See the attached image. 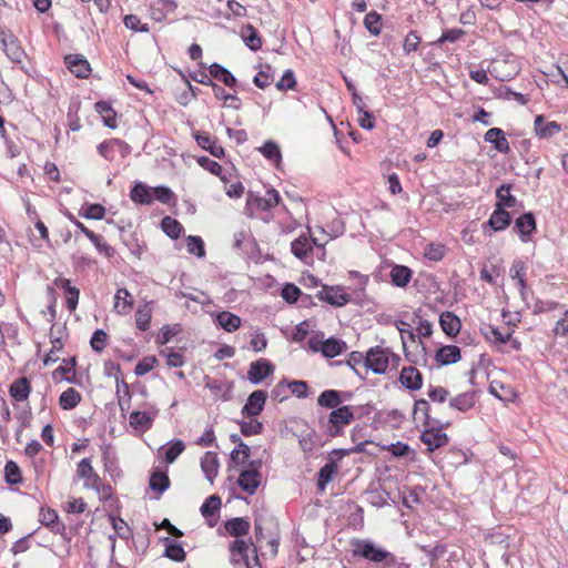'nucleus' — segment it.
Returning <instances> with one entry per match:
<instances>
[{
  "label": "nucleus",
  "mask_w": 568,
  "mask_h": 568,
  "mask_svg": "<svg viewBox=\"0 0 568 568\" xmlns=\"http://www.w3.org/2000/svg\"><path fill=\"white\" fill-rule=\"evenodd\" d=\"M186 250L190 254L203 257L205 255L204 241L201 236L189 235L186 237Z\"/></svg>",
  "instance_id": "13d9d810"
},
{
  "label": "nucleus",
  "mask_w": 568,
  "mask_h": 568,
  "mask_svg": "<svg viewBox=\"0 0 568 568\" xmlns=\"http://www.w3.org/2000/svg\"><path fill=\"white\" fill-rule=\"evenodd\" d=\"M283 300L290 304H294L302 296V291L293 283H285L281 291Z\"/></svg>",
  "instance_id": "69168bd1"
},
{
  "label": "nucleus",
  "mask_w": 568,
  "mask_h": 568,
  "mask_svg": "<svg viewBox=\"0 0 568 568\" xmlns=\"http://www.w3.org/2000/svg\"><path fill=\"white\" fill-rule=\"evenodd\" d=\"M53 285L57 286L58 288L63 290L67 308L70 312L75 311L80 297L79 288L71 285V281L69 278L62 276L54 278Z\"/></svg>",
  "instance_id": "f3484780"
},
{
  "label": "nucleus",
  "mask_w": 568,
  "mask_h": 568,
  "mask_svg": "<svg viewBox=\"0 0 568 568\" xmlns=\"http://www.w3.org/2000/svg\"><path fill=\"white\" fill-rule=\"evenodd\" d=\"M95 111L101 115L105 126L110 129L116 128V113L112 105L105 101H99L95 103Z\"/></svg>",
  "instance_id": "79ce46f5"
},
{
  "label": "nucleus",
  "mask_w": 568,
  "mask_h": 568,
  "mask_svg": "<svg viewBox=\"0 0 568 568\" xmlns=\"http://www.w3.org/2000/svg\"><path fill=\"white\" fill-rule=\"evenodd\" d=\"M161 227L163 232L173 240L179 239L183 232L182 224L171 216H165L162 219Z\"/></svg>",
  "instance_id": "09e8293b"
},
{
  "label": "nucleus",
  "mask_w": 568,
  "mask_h": 568,
  "mask_svg": "<svg viewBox=\"0 0 568 568\" xmlns=\"http://www.w3.org/2000/svg\"><path fill=\"white\" fill-rule=\"evenodd\" d=\"M462 358L460 348L456 345L439 347L435 354V361L439 366H446L459 362Z\"/></svg>",
  "instance_id": "b1692460"
},
{
  "label": "nucleus",
  "mask_w": 568,
  "mask_h": 568,
  "mask_svg": "<svg viewBox=\"0 0 568 568\" xmlns=\"http://www.w3.org/2000/svg\"><path fill=\"white\" fill-rule=\"evenodd\" d=\"M230 550H231L232 555H239L244 560L246 568H248V566H252L248 562L250 544L247 541L236 538L231 544Z\"/></svg>",
  "instance_id": "680f3d73"
},
{
  "label": "nucleus",
  "mask_w": 568,
  "mask_h": 568,
  "mask_svg": "<svg viewBox=\"0 0 568 568\" xmlns=\"http://www.w3.org/2000/svg\"><path fill=\"white\" fill-rule=\"evenodd\" d=\"M430 406L426 399H416L413 408L414 419L420 422L425 426L432 425L429 415Z\"/></svg>",
  "instance_id": "c03bdc74"
},
{
  "label": "nucleus",
  "mask_w": 568,
  "mask_h": 568,
  "mask_svg": "<svg viewBox=\"0 0 568 568\" xmlns=\"http://www.w3.org/2000/svg\"><path fill=\"white\" fill-rule=\"evenodd\" d=\"M562 131L561 124L556 121L546 122L542 114H538L534 120V132L536 136L548 140Z\"/></svg>",
  "instance_id": "2eb2a0df"
},
{
  "label": "nucleus",
  "mask_w": 568,
  "mask_h": 568,
  "mask_svg": "<svg viewBox=\"0 0 568 568\" xmlns=\"http://www.w3.org/2000/svg\"><path fill=\"white\" fill-rule=\"evenodd\" d=\"M214 322L224 331L232 333L241 327V317L227 311H222L215 314Z\"/></svg>",
  "instance_id": "c85d7f7f"
},
{
  "label": "nucleus",
  "mask_w": 568,
  "mask_h": 568,
  "mask_svg": "<svg viewBox=\"0 0 568 568\" xmlns=\"http://www.w3.org/2000/svg\"><path fill=\"white\" fill-rule=\"evenodd\" d=\"M315 251L318 258L324 260L326 253L324 244H318L317 240L310 234H301L291 243L292 254L306 265L313 264Z\"/></svg>",
  "instance_id": "7ed1b4c3"
},
{
  "label": "nucleus",
  "mask_w": 568,
  "mask_h": 568,
  "mask_svg": "<svg viewBox=\"0 0 568 568\" xmlns=\"http://www.w3.org/2000/svg\"><path fill=\"white\" fill-rule=\"evenodd\" d=\"M220 462L216 453L206 452L201 458V469L205 478L212 484L219 474Z\"/></svg>",
  "instance_id": "a878e982"
},
{
  "label": "nucleus",
  "mask_w": 568,
  "mask_h": 568,
  "mask_svg": "<svg viewBox=\"0 0 568 568\" xmlns=\"http://www.w3.org/2000/svg\"><path fill=\"white\" fill-rule=\"evenodd\" d=\"M133 297L126 288H119L114 295V312L119 315H126L133 307Z\"/></svg>",
  "instance_id": "bb28decb"
},
{
  "label": "nucleus",
  "mask_w": 568,
  "mask_h": 568,
  "mask_svg": "<svg viewBox=\"0 0 568 568\" xmlns=\"http://www.w3.org/2000/svg\"><path fill=\"white\" fill-rule=\"evenodd\" d=\"M0 45L9 60L17 64L22 63L26 52L19 39L10 30L0 29Z\"/></svg>",
  "instance_id": "0eeeda50"
},
{
  "label": "nucleus",
  "mask_w": 568,
  "mask_h": 568,
  "mask_svg": "<svg viewBox=\"0 0 568 568\" xmlns=\"http://www.w3.org/2000/svg\"><path fill=\"white\" fill-rule=\"evenodd\" d=\"M195 141L199 146L207 151L214 158L222 159L225 156L222 145L217 143L216 138L211 136L209 133L202 131L196 132Z\"/></svg>",
  "instance_id": "412c9836"
},
{
  "label": "nucleus",
  "mask_w": 568,
  "mask_h": 568,
  "mask_svg": "<svg viewBox=\"0 0 568 568\" xmlns=\"http://www.w3.org/2000/svg\"><path fill=\"white\" fill-rule=\"evenodd\" d=\"M196 162L201 168L219 176L223 182H226V178L223 175V169L220 163L204 155L197 156Z\"/></svg>",
  "instance_id": "3c124183"
},
{
  "label": "nucleus",
  "mask_w": 568,
  "mask_h": 568,
  "mask_svg": "<svg viewBox=\"0 0 568 568\" xmlns=\"http://www.w3.org/2000/svg\"><path fill=\"white\" fill-rule=\"evenodd\" d=\"M273 81L272 67L265 64L254 77L253 82L258 89H265Z\"/></svg>",
  "instance_id": "052dcab7"
},
{
  "label": "nucleus",
  "mask_w": 568,
  "mask_h": 568,
  "mask_svg": "<svg viewBox=\"0 0 568 568\" xmlns=\"http://www.w3.org/2000/svg\"><path fill=\"white\" fill-rule=\"evenodd\" d=\"M209 72L212 78L221 81L227 88H235L237 85V80L233 73L216 62L209 67Z\"/></svg>",
  "instance_id": "72a5a7b5"
},
{
  "label": "nucleus",
  "mask_w": 568,
  "mask_h": 568,
  "mask_svg": "<svg viewBox=\"0 0 568 568\" xmlns=\"http://www.w3.org/2000/svg\"><path fill=\"white\" fill-rule=\"evenodd\" d=\"M64 63L77 78L87 79L91 73L90 63L82 54H68L64 57Z\"/></svg>",
  "instance_id": "a211bd4d"
},
{
  "label": "nucleus",
  "mask_w": 568,
  "mask_h": 568,
  "mask_svg": "<svg viewBox=\"0 0 568 568\" xmlns=\"http://www.w3.org/2000/svg\"><path fill=\"white\" fill-rule=\"evenodd\" d=\"M102 462L104 466V470L113 478H120L122 475V470L119 466L118 459L115 455L110 450L105 449L102 454Z\"/></svg>",
  "instance_id": "49530a36"
},
{
  "label": "nucleus",
  "mask_w": 568,
  "mask_h": 568,
  "mask_svg": "<svg viewBox=\"0 0 568 568\" xmlns=\"http://www.w3.org/2000/svg\"><path fill=\"white\" fill-rule=\"evenodd\" d=\"M352 554L354 557L364 558L371 562H385L387 566L395 565V556L386 549L378 547L369 539H354L352 541Z\"/></svg>",
  "instance_id": "f03ea898"
},
{
  "label": "nucleus",
  "mask_w": 568,
  "mask_h": 568,
  "mask_svg": "<svg viewBox=\"0 0 568 568\" xmlns=\"http://www.w3.org/2000/svg\"><path fill=\"white\" fill-rule=\"evenodd\" d=\"M484 140L494 145V148L500 153H508L510 151L509 142L505 138V133L499 128L489 129L485 135Z\"/></svg>",
  "instance_id": "cd10ccee"
},
{
  "label": "nucleus",
  "mask_w": 568,
  "mask_h": 568,
  "mask_svg": "<svg viewBox=\"0 0 568 568\" xmlns=\"http://www.w3.org/2000/svg\"><path fill=\"white\" fill-rule=\"evenodd\" d=\"M161 542L165 546L164 556L176 562H182L186 552L184 548L170 537L161 538Z\"/></svg>",
  "instance_id": "4c0bfd02"
},
{
  "label": "nucleus",
  "mask_w": 568,
  "mask_h": 568,
  "mask_svg": "<svg viewBox=\"0 0 568 568\" xmlns=\"http://www.w3.org/2000/svg\"><path fill=\"white\" fill-rule=\"evenodd\" d=\"M536 219L531 212L521 214L515 221L514 230L518 233L520 241L524 243L531 240V235L536 232Z\"/></svg>",
  "instance_id": "ddd939ff"
},
{
  "label": "nucleus",
  "mask_w": 568,
  "mask_h": 568,
  "mask_svg": "<svg viewBox=\"0 0 568 568\" xmlns=\"http://www.w3.org/2000/svg\"><path fill=\"white\" fill-rule=\"evenodd\" d=\"M81 394L73 387L65 389L59 397V406L63 410L75 408L81 402Z\"/></svg>",
  "instance_id": "37998d69"
},
{
  "label": "nucleus",
  "mask_w": 568,
  "mask_h": 568,
  "mask_svg": "<svg viewBox=\"0 0 568 568\" xmlns=\"http://www.w3.org/2000/svg\"><path fill=\"white\" fill-rule=\"evenodd\" d=\"M320 301L335 307H343L352 301V296L344 292L341 285H322V288L315 295Z\"/></svg>",
  "instance_id": "6e6552de"
},
{
  "label": "nucleus",
  "mask_w": 568,
  "mask_h": 568,
  "mask_svg": "<svg viewBox=\"0 0 568 568\" xmlns=\"http://www.w3.org/2000/svg\"><path fill=\"white\" fill-rule=\"evenodd\" d=\"M261 465V460H251L248 463V467L240 473L237 485L248 495L255 494L256 489L261 485L262 475L258 470Z\"/></svg>",
  "instance_id": "423d86ee"
},
{
  "label": "nucleus",
  "mask_w": 568,
  "mask_h": 568,
  "mask_svg": "<svg viewBox=\"0 0 568 568\" xmlns=\"http://www.w3.org/2000/svg\"><path fill=\"white\" fill-rule=\"evenodd\" d=\"M266 398L267 393L265 390L257 389L251 393L242 408V415L247 417L258 415L264 409Z\"/></svg>",
  "instance_id": "6ab92c4d"
},
{
  "label": "nucleus",
  "mask_w": 568,
  "mask_h": 568,
  "mask_svg": "<svg viewBox=\"0 0 568 568\" xmlns=\"http://www.w3.org/2000/svg\"><path fill=\"white\" fill-rule=\"evenodd\" d=\"M275 366L265 358H260L251 363L247 371V379L254 384H261L266 377L274 373Z\"/></svg>",
  "instance_id": "f8f14e48"
},
{
  "label": "nucleus",
  "mask_w": 568,
  "mask_h": 568,
  "mask_svg": "<svg viewBox=\"0 0 568 568\" xmlns=\"http://www.w3.org/2000/svg\"><path fill=\"white\" fill-rule=\"evenodd\" d=\"M355 407L344 405L337 409L331 410L326 417H320V426L326 435L331 437L341 436L344 428L348 426L355 417Z\"/></svg>",
  "instance_id": "f257e3e1"
},
{
  "label": "nucleus",
  "mask_w": 568,
  "mask_h": 568,
  "mask_svg": "<svg viewBox=\"0 0 568 568\" xmlns=\"http://www.w3.org/2000/svg\"><path fill=\"white\" fill-rule=\"evenodd\" d=\"M250 527V521L244 517H235L224 523L227 534L236 538L247 535Z\"/></svg>",
  "instance_id": "f704fd0d"
},
{
  "label": "nucleus",
  "mask_w": 568,
  "mask_h": 568,
  "mask_svg": "<svg viewBox=\"0 0 568 568\" xmlns=\"http://www.w3.org/2000/svg\"><path fill=\"white\" fill-rule=\"evenodd\" d=\"M241 37L250 50L258 51L262 48V38L252 24L242 28Z\"/></svg>",
  "instance_id": "a19ab883"
},
{
  "label": "nucleus",
  "mask_w": 568,
  "mask_h": 568,
  "mask_svg": "<svg viewBox=\"0 0 568 568\" xmlns=\"http://www.w3.org/2000/svg\"><path fill=\"white\" fill-rule=\"evenodd\" d=\"M439 324L444 333L450 337L456 336L462 328L460 320L448 311L440 314Z\"/></svg>",
  "instance_id": "473e14b6"
},
{
  "label": "nucleus",
  "mask_w": 568,
  "mask_h": 568,
  "mask_svg": "<svg viewBox=\"0 0 568 568\" xmlns=\"http://www.w3.org/2000/svg\"><path fill=\"white\" fill-rule=\"evenodd\" d=\"M97 150L102 158L112 162L115 160L116 153H121L122 156H125L129 153L130 146L120 139H110L101 142L97 146Z\"/></svg>",
  "instance_id": "9d476101"
},
{
  "label": "nucleus",
  "mask_w": 568,
  "mask_h": 568,
  "mask_svg": "<svg viewBox=\"0 0 568 568\" xmlns=\"http://www.w3.org/2000/svg\"><path fill=\"white\" fill-rule=\"evenodd\" d=\"M158 415L159 409L154 406L145 412L133 410L129 416V423L135 430L144 433L152 428L153 422Z\"/></svg>",
  "instance_id": "1a4fd4ad"
},
{
  "label": "nucleus",
  "mask_w": 568,
  "mask_h": 568,
  "mask_svg": "<svg viewBox=\"0 0 568 568\" xmlns=\"http://www.w3.org/2000/svg\"><path fill=\"white\" fill-rule=\"evenodd\" d=\"M400 357L387 347H371L365 354V367L374 374H385L392 364L397 366Z\"/></svg>",
  "instance_id": "39448f33"
},
{
  "label": "nucleus",
  "mask_w": 568,
  "mask_h": 568,
  "mask_svg": "<svg viewBox=\"0 0 568 568\" xmlns=\"http://www.w3.org/2000/svg\"><path fill=\"white\" fill-rule=\"evenodd\" d=\"M221 508V498L217 495H212L205 499L202 504L200 511L201 515L206 519L210 527L216 524V519H212Z\"/></svg>",
  "instance_id": "7c9ffc66"
},
{
  "label": "nucleus",
  "mask_w": 568,
  "mask_h": 568,
  "mask_svg": "<svg viewBox=\"0 0 568 568\" xmlns=\"http://www.w3.org/2000/svg\"><path fill=\"white\" fill-rule=\"evenodd\" d=\"M511 223V216L506 209L496 205L495 210L490 214L487 225H489L495 232L506 230Z\"/></svg>",
  "instance_id": "393cba45"
},
{
  "label": "nucleus",
  "mask_w": 568,
  "mask_h": 568,
  "mask_svg": "<svg viewBox=\"0 0 568 568\" xmlns=\"http://www.w3.org/2000/svg\"><path fill=\"white\" fill-rule=\"evenodd\" d=\"M420 440L427 446L429 452H434L448 443V436L440 427H429L422 433Z\"/></svg>",
  "instance_id": "aec40b11"
},
{
  "label": "nucleus",
  "mask_w": 568,
  "mask_h": 568,
  "mask_svg": "<svg viewBox=\"0 0 568 568\" xmlns=\"http://www.w3.org/2000/svg\"><path fill=\"white\" fill-rule=\"evenodd\" d=\"M130 199L134 203L150 205L153 203L152 187L143 182H135L130 191Z\"/></svg>",
  "instance_id": "c756f323"
},
{
  "label": "nucleus",
  "mask_w": 568,
  "mask_h": 568,
  "mask_svg": "<svg viewBox=\"0 0 568 568\" xmlns=\"http://www.w3.org/2000/svg\"><path fill=\"white\" fill-rule=\"evenodd\" d=\"M485 337L495 344H506L511 338V333L503 334L495 326L488 325L484 332Z\"/></svg>",
  "instance_id": "0e129e2a"
},
{
  "label": "nucleus",
  "mask_w": 568,
  "mask_h": 568,
  "mask_svg": "<svg viewBox=\"0 0 568 568\" xmlns=\"http://www.w3.org/2000/svg\"><path fill=\"white\" fill-rule=\"evenodd\" d=\"M39 520L54 534H63L65 531V525L59 520V515L54 509L41 508Z\"/></svg>",
  "instance_id": "5701e85b"
},
{
  "label": "nucleus",
  "mask_w": 568,
  "mask_h": 568,
  "mask_svg": "<svg viewBox=\"0 0 568 568\" xmlns=\"http://www.w3.org/2000/svg\"><path fill=\"white\" fill-rule=\"evenodd\" d=\"M213 93L219 100H223L224 102L230 101V108L239 110L242 105L241 100L236 95L226 93V91L219 84H213Z\"/></svg>",
  "instance_id": "bf43d9fd"
},
{
  "label": "nucleus",
  "mask_w": 568,
  "mask_h": 568,
  "mask_svg": "<svg viewBox=\"0 0 568 568\" xmlns=\"http://www.w3.org/2000/svg\"><path fill=\"white\" fill-rule=\"evenodd\" d=\"M364 26L373 36H378L382 31V16L376 11L368 12L364 18Z\"/></svg>",
  "instance_id": "6e6d98bb"
},
{
  "label": "nucleus",
  "mask_w": 568,
  "mask_h": 568,
  "mask_svg": "<svg viewBox=\"0 0 568 568\" xmlns=\"http://www.w3.org/2000/svg\"><path fill=\"white\" fill-rule=\"evenodd\" d=\"M185 445L181 439L171 440L169 447L164 450V460L172 464L184 452Z\"/></svg>",
  "instance_id": "4d7b16f0"
},
{
  "label": "nucleus",
  "mask_w": 568,
  "mask_h": 568,
  "mask_svg": "<svg viewBox=\"0 0 568 568\" xmlns=\"http://www.w3.org/2000/svg\"><path fill=\"white\" fill-rule=\"evenodd\" d=\"M390 283L397 287H406L412 280L413 271L405 265H394L389 273Z\"/></svg>",
  "instance_id": "e433bc0d"
},
{
  "label": "nucleus",
  "mask_w": 568,
  "mask_h": 568,
  "mask_svg": "<svg viewBox=\"0 0 568 568\" xmlns=\"http://www.w3.org/2000/svg\"><path fill=\"white\" fill-rule=\"evenodd\" d=\"M498 97L507 101L515 100L521 105H526L529 102L528 95L515 92L509 87L506 85L499 88Z\"/></svg>",
  "instance_id": "e2e57ef3"
},
{
  "label": "nucleus",
  "mask_w": 568,
  "mask_h": 568,
  "mask_svg": "<svg viewBox=\"0 0 568 568\" xmlns=\"http://www.w3.org/2000/svg\"><path fill=\"white\" fill-rule=\"evenodd\" d=\"M160 355L165 357L169 367H182L185 363L183 353L172 347L160 351Z\"/></svg>",
  "instance_id": "603ef678"
},
{
  "label": "nucleus",
  "mask_w": 568,
  "mask_h": 568,
  "mask_svg": "<svg viewBox=\"0 0 568 568\" xmlns=\"http://www.w3.org/2000/svg\"><path fill=\"white\" fill-rule=\"evenodd\" d=\"M77 475L84 480L85 488L92 489L101 486V477L93 469L90 458H83L78 463Z\"/></svg>",
  "instance_id": "dca6fc26"
},
{
  "label": "nucleus",
  "mask_w": 568,
  "mask_h": 568,
  "mask_svg": "<svg viewBox=\"0 0 568 568\" xmlns=\"http://www.w3.org/2000/svg\"><path fill=\"white\" fill-rule=\"evenodd\" d=\"M333 455H343L342 450H333L329 454L328 462L321 467L317 474V489L320 491H324L327 484L333 480L334 476L337 474L338 465L336 460L333 458Z\"/></svg>",
  "instance_id": "4468645a"
},
{
  "label": "nucleus",
  "mask_w": 568,
  "mask_h": 568,
  "mask_svg": "<svg viewBox=\"0 0 568 568\" xmlns=\"http://www.w3.org/2000/svg\"><path fill=\"white\" fill-rule=\"evenodd\" d=\"M352 394L349 392H342L336 389H325L317 397V405L327 409H337L342 407L343 403L349 399Z\"/></svg>",
  "instance_id": "9b49d317"
},
{
  "label": "nucleus",
  "mask_w": 568,
  "mask_h": 568,
  "mask_svg": "<svg viewBox=\"0 0 568 568\" xmlns=\"http://www.w3.org/2000/svg\"><path fill=\"white\" fill-rule=\"evenodd\" d=\"M152 317V311L148 304L141 305L135 312V324L141 331H148L150 328Z\"/></svg>",
  "instance_id": "8fccbe9b"
},
{
  "label": "nucleus",
  "mask_w": 568,
  "mask_h": 568,
  "mask_svg": "<svg viewBox=\"0 0 568 568\" xmlns=\"http://www.w3.org/2000/svg\"><path fill=\"white\" fill-rule=\"evenodd\" d=\"M108 335L103 329H95L91 336L90 345L94 352L101 353L106 345Z\"/></svg>",
  "instance_id": "774afa93"
},
{
  "label": "nucleus",
  "mask_w": 568,
  "mask_h": 568,
  "mask_svg": "<svg viewBox=\"0 0 568 568\" xmlns=\"http://www.w3.org/2000/svg\"><path fill=\"white\" fill-rule=\"evenodd\" d=\"M347 349V344L343 339L329 337L322 342L321 353L326 358H334Z\"/></svg>",
  "instance_id": "2f4dec72"
},
{
  "label": "nucleus",
  "mask_w": 568,
  "mask_h": 568,
  "mask_svg": "<svg viewBox=\"0 0 568 568\" xmlns=\"http://www.w3.org/2000/svg\"><path fill=\"white\" fill-rule=\"evenodd\" d=\"M149 486L155 493L154 499H160L170 487V478L165 471L155 470L150 476Z\"/></svg>",
  "instance_id": "c9c22d12"
},
{
  "label": "nucleus",
  "mask_w": 568,
  "mask_h": 568,
  "mask_svg": "<svg viewBox=\"0 0 568 568\" xmlns=\"http://www.w3.org/2000/svg\"><path fill=\"white\" fill-rule=\"evenodd\" d=\"M87 237L90 240V242L95 246L99 253L103 254L106 257H112L115 253L114 248L103 242V239L101 235L95 234L93 231L87 233Z\"/></svg>",
  "instance_id": "5fc2aeb1"
},
{
  "label": "nucleus",
  "mask_w": 568,
  "mask_h": 568,
  "mask_svg": "<svg viewBox=\"0 0 568 568\" xmlns=\"http://www.w3.org/2000/svg\"><path fill=\"white\" fill-rule=\"evenodd\" d=\"M511 185L504 183L496 190L497 203L496 205H500L503 209H511L516 205L517 200L510 193Z\"/></svg>",
  "instance_id": "a18cd8bd"
},
{
  "label": "nucleus",
  "mask_w": 568,
  "mask_h": 568,
  "mask_svg": "<svg viewBox=\"0 0 568 568\" xmlns=\"http://www.w3.org/2000/svg\"><path fill=\"white\" fill-rule=\"evenodd\" d=\"M152 196L153 201L156 200L163 204H169L175 197L172 190L164 185L152 187Z\"/></svg>",
  "instance_id": "338daca9"
},
{
  "label": "nucleus",
  "mask_w": 568,
  "mask_h": 568,
  "mask_svg": "<svg viewBox=\"0 0 568 568\" xmlns=\"http://www.w3.org/2000/svg\"><path fill=\"white\" fill-rule=\"evenodd\" d=\"M280 201V193L273 187L266 190L265 196H261L258 193L248 191L244 214L251 219L258 217L261 216V213L268 212L271 209L276 206Z\"/></svg>",
  "instance_id": "20e7f679"
},
{
  "label": "nucleus",
  "mask_w": 568,
  "mask_h": 568,
  "mask_svg": "<svg viewBox=\"0 0 568 568\" xmlns=\"http://www.w3.org/2000/svg\"><path fill=\"white\" fill-rule=\"evenodd\" d=\"M4 479L9 485L22 483V476L19 465L13 460H8L4 466Z\"/></svg>",
  "instance_id": "864d4df0"
},
{
  "label": "nucleus",
  "mask_w": 568,
  "mask_h": 568,
  "mask_svg": "<svg viewBox=\"0 0 568 568\" xmlns=\"http://www.w3.org/2000/svg\"><path fill=\"white\" fill-rule=\"evenodd\" d=\"M10 396L17 402L26 400L31 393V385L27 377L16 379L9 389Z\"/></svg>",
  "instance_id": "58836bf2"
},
{
  "label": "nucleus",
  "mask_w": 568,
  "mask_h": 568,
  "mask_svg": "<svg viewBox=\"0 0 568 568\" xmlns=\"http://www.w3.org/2000/svg\"><path fill=\"white\" fill-rule=\"evenodd\" d=\"M258 151L263 154L265 159L273 162L276 166L282 161V153L280 146L272 140L266 141Z\"/></svg>",
  "instance_id": "de8ad7c7"
},
{
  "label": "nucleus",
  "mask_w": 568,
  "mask_h": 568,
  "mask_svg": "<svg viewBox=\"0 0 568 568\" xmlns=\"http://www.w3.org/2000/svg\"><path fill=\"white\" fill-rule=\"evenodd\" d=\"M400 384L409 390H418L423 386V375L414 366L403 367L399 374Z\"/></svg>",
  "instance_id": "4be33fe9"
},
{
  "label": "nucleus",
  "mask_w": 568,
  "mask_h": 568,
  "mask_svg": "<svg viewBox=\"0 0 568 568\" xmlns=\"http://www.w3.org/2000/svg\"><path fill=\"white\" fill-rule=\"evenodd\" d=\"M475 392L469 390L462 394H458L454 398L449 400V406L459 412H467L471 409L475 405Z\"/></svg>",
  "instance_id": "ea45409f"
}]
</instances>
